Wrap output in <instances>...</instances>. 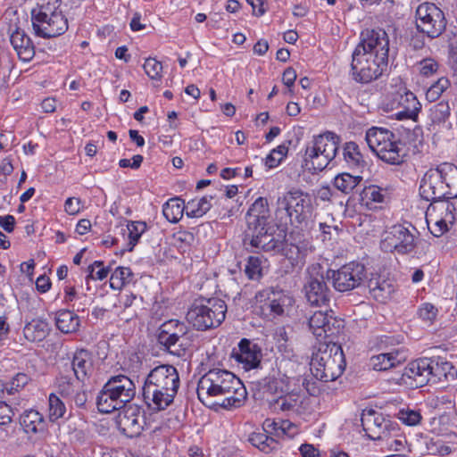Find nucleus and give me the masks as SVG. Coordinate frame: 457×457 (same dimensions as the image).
<instances>
[{"label":"nucleus","instance_id":"1","mask_svg":"<svg viewBox=\"0 0 457 457\" xmlns=\"http://www.w3.org/2000/svg\"><path fill=\"white\" fill-rule=\"evenodd\" d=\"M179 384V375L174 366H156L145 378L142 386L143 400L153 411L166 410L174 402Z\"/></svg>","mask_w":457,"mask_h":457},{"label":"nucleus","instance_id":"2","mask_svg":"<svg viewBox=\"0 0 457 457\" xmlns=\"http://www.w3.org/2000/svg\"><path fill=\"white\" fill-rule=\"evenodd\" d=\"M242 390L245 394L240 379L229 370L220 368L209 370L203 375L197 384L196 393L198 399L207 407L212 408L217 405L212 401V397L224 396L220 404L224 409L235 406L240 400L235 398L231 394H238Z\"/></svg>","mask_w":457,"mask_h":457},{"label":"nucleus","instance_id":"3","mask_svg":"<svg viewBox=\"0 0 457 457\" xmlns=\"http://www.w3.org/2000/svg\"><path fill=\"white\" fill-rule=\"evenodd\" d=\"M403 376L413 380L411 385L421 387L428 383L453 382L457 379V367L445 357L420 358L410 362Z\"/></svg>","mask_w":457,"mask_h":457},{"label":"nucleus","instance_id":"4","mask_svg":"<svg viewBox=\"0 0 457 457\" xmlns=\"http://www.w3.org/2000/svg\"><path fill=\"white\" fill-rule=\"evenodd\" d=\"M314 206L312 195L303 190L292 187L277 200L276 215L282 221L295 228H303L307 226L312 220Z\"/></svg>","mask_w":457,"mask_h":457},{"label":"nucleus","instance_id":"5","mask_svg":"<svg viewBox=\"0 0 457 457\" xmlns=\"http://www.w3.org/2000/svg\"><path fill=\"white\" fill-rule=\"evenodd\" d=\"M61 0H41L31 10L35 34L43 38L55 37L68 29V21L61 10Z\"/></svg>","mask_w":457,"mask_h":457},{"label":"nucleus","instance_id":"6","mask_svg":"<svg viewBox=\"0 0 457 457\" xmlns=\"http://www.w3.org/2000/svg\"><path fill=\"white\" fill-rule=\"evenodd\" d=\"M345 369L342 346L336 343L321 344L312 353L310 370L313 377L322 382L337 380Z\"/></svg>","mask_w":457,"mask_h":457},{"label":"nucleus","instance_id":"7","mask_svg":"<svg viewBox=\"0 0 457 457\" xmlns=\"http://www.w3.org/2000/svg\"><path fill=\"white\" fill-rule=\"evenodd\" d=\"M135 395V384L128 376H112L97 395V409L102 413L120 410L134 398Z\"/></svg>","mask_w":457,"mask_h":457},{"label":"nucleus","instance_id":"8","mask_svg":"<svg viewBox=\"0 0 457 457\" xmlns=\"http://www.w3.org/2000/svg\"><path fill=\"white\" fill-rule=\"evenodd\" d=\"M226 303L220 298L199 297L191 304L187 313V321L200 331L219 327L225 320Z\"/></svg>","mask_w":457,"mask_h":457},{"label":"nucleus","instance_id":"9","mask_svg":"<svg viewBox=\"0 0 457 457\" xmlns=\"http://www.w3.org/2000/svg\"><path fill=\"white\" fill-rule=\"evenodd\" d=\"M365 140L370 149L389 164L403 162V147L399 137L386 128L372 127L366 131Z\"/></svg>","mask_w":457,"mask_h":457},{"label":"nucleus","instance_id":"10","mask_svg":"<svg viewBox=\"0 0 457 457\" xmlns=\"http://www.w3.org/2000/svg\"><path fill=\"white\" fill-rule=\"evenodd\" d=\"M388 70V58L384 53L378 55L353 50L351 62L352 79L361 84L378 79Z\"/></svg>","mask_w":457,"mask_h":457},{"label":"nucleus","instance_id":"11","mask_svg":"<svg viewBox=\"0 0 457 457\" xmlns=\"http://www.w3.org/2000/svg\"><path fill=\"white\" fill-rule=\"evenodd\" d=\"M339 140V137L330 131L315 136L305 148L304 162H311L314 170H324L336 157Z\"/></svg>","mask_w":457,"mask_h":457},{"label":"nucleus","instance_id":"12","mask_svg":"<svg viewBox=\"0 0 457 457\" xmlns=\"http://www.w3.org/2000/svg\"><path fill=\"white\" fill-rule=\"evenodd\" d=\"M445 12L434 3L423 2L415 11L416 29L430 39L439 37L446 29Z\"/></svg>","mask_w":457,"mask_h":457},{"label":"nucleus","instance_id":"13","mask_svg":"<svg viewBox=\"0 0 457 457\" xmlns=\"http://www.w3.org/2000/svg\"><path fill=\"white\" fill-rule=\"evenodd\" d=\"M286 236L277 233L271 224L246 228L244 233V244L251 246L255 253L264 252L278 253L283 245Z\"/></svg>","mask_w":457,"mask_h":457},{"label":"nucleus","instance_id":"14","mask_svg":"<svg viewBox=\"0 0 457 457\" xmlns=\"http://www.w3.org/2000/svg\"><path fill=\"white\" fill-rule=\"evenodd\" d=\"M416 234L419 232L411 223L395 224L386 231L380 242V248L384 252L410 253L416 246Z\"/></svg>","mask_w":457,"mask_h":457},{"label":"nucleus","instance_id":"15","mask_svg":"<svg viewBox=\"0 0 457 457\" xmlns=\"http://www.w3.org/2000/svg\"><path fill=\"white\" fill-rule=\"evenodd\" d=\"M451 164L444 163L436 169L428 170L423 176L420 195L428 202H439L445 198L449 193V185L446 182L447 170H453Z\"/></svg>","mask_w":457,"mask_h":457},{"label":"nucleus","instance_id":"16","mask_svg":"<svg viewBox=\"0 0 457 457\" xmlns=\"http://www.w3.org/2000/svg\"><path fill=\"white\" fill-rule=\"evenodd\" d=\"M188 332L187 326L179 320H170L163 322L157 335L158 343L164 350L178 357H181L186 353V344Z\"/></svg>","mask_w":457,"mask_h":457},{"label":"nucleus","instance_id":"17","mask_svg":"<svg viewBox=\"0 0 457 457\" xmlns=\"http://www.w3.org/2000/svg\"><path fill=\"white\" fill-rule=\"evenodd\" d=\"M326 277L332 279L334 288L341 293L359 287L366 278L365 266L358 262H350L338 270H327Z\"/></svg>","mask_w":457,"mask_h":457},{"label":"nucleus","instance_id":"18","mask_svg":"<svg viewBox=\"0 0 457 457\" xmlns=\"http://www.w3.org/2000/svg\"><path fill=\"white\" fill-rule=\"evenodd\" d=\"M308 277L303 286L306 301L312 306H323L328 304L331 298V290L328 287L322 267L314 264L307 270Z\"/></svg>","mask_w":457,"mask_h":457},{"label":"nucleus","instance_id":"19","mask_svg":"<svg viewBox=\"0 0 457 457\" xmlns=\"http://www.w3.org/2000/svg\"><path fill=\"white\" fill-rule=\"evenodd\" d=\"M361 421L366 436L374 441L385 440L400 431L395 421L385 418L382 413L372 409L363 411Z\"/></svg>","mask_w":457,"mask_h":457},{"label":"nucleus","instance_id":"20","mask_svg":"<svg viewBox=\"0 0 457 457\" xmlns=\"http://www.w3.org/2000/svg\"><path fill=\"white\" fill-rule=\"evenodd\" d=\"M255 298L263 311H269L275 316L288 313L295 303V299L289 292L273 287L259 291Z\"/></svg>","mask_w":457,"mask_h":457},{"label":"nucleus","instance_id":"21","mask_svg":"<svg viewBox=\"0 0 457 457\" xmlns=\"http://www.w3.org/2000/svg\"><path fill=\"white\" fill-rule=\"evenodd\" d=\"M280 252L293 267L303 266L307 255L312 252V245L309 240L303 238L302 233L291 232L287 239L283 237V245Z\"/></svg>","mask_w":457,"mask_h":457},{"label":"nucleus","instance_id":"22","mask_svg":"<svg viewBox=\"0 0 457 457\" xmlns=\"http://www.w3.org/2000/svg\"><path fill=\"white\" fill-rule=\"evenodd\" d=\"M354 50H360L361 54H372L375 55L384 53L388 58L389 37L382 29H366L361 31L360 42Z\"/></svg>","mask_w":457,"mask_h":457},{"label":"nucleus","instance_id":"23","mask_svg":"<svg viewBox=\"0 0 457 457\" xmlns=\"http://www.w3.org/2000/svg\"><path fill=\"white\" fill-rule=\"evenodd\" d=\"M231 356L242 365L245 370L255 368L264 369L267 362H262L261 347L249 339L243 338L238 343V348L233 349Z\"/></svg>","mask_w":457,"mask_h":457},{"label":"nucleus","instance_id":"24","mask_svg":"<svg viewBox=\"0 0 457 457\" xmlns=\"http://www.w3.org/2000/svg\"><path fill=\"white\" fill-rule=\"evenodd\" d=\"M340 321L328 312H315L308 320L309 328L317 339L332 336L339 331Z\"/></svg>","mask_w":457,"mask_h":457},{"label":"nucleus","instance_id":"25","mask_svg":"<svg viewBox=\"0 0 457 457\" xmlns=\"http://www.w3.org/2000/svg\"><path fill=\"white\" fill-rule=\"evenodd\" d=\"M407 352L403 347L393 349L388 353L374 355L370 359V365L373 370L385 371L401 365L407 360Z\"/></svg>","mask_w":457,"mask_h":457},{"label":"nucleus","instance_id":"26","mask_svg":"<svg viewBox=\"0 0 457 457\" xmlns=\"http://www.w3.org/2000/svg\"><path fill=\"white\" fill-rule=\"evenodd\" d=\"M145 416L137 409H129L120 416L119 426L128 437H135L141 434L145 425Z\"/></svg>","mask_w":457,"mask_h":457},{"label":"nucleus","instance_id":"27","mask_svg":"<svg viewBox=\"0 0 457 457\" xmlns=\"http://www.w3.org/2000/svg\"><path fill=\"white\" fill-rule=\"evenodd\" d=\"M10 42L21 61L28 62L32 60L35 55V47L24 30L16 28L10 35Z\"/></svg>","mask_w":457,"mask_h":457},{"label":"nucleus","instance_id":"28","mask_svg":"<svg viewBox=\"0 0 457 457\" xmlns=\"http://www.w3.org/2000/svg\"><path fill=\"white\" fill-rule=\"evenodd\" d=\"M368 288L373 299L385 303L392 298L396 286L393 281L384 277L373 276L368 281Z\"/></svg>","mask_w":457,"mask_h":457},{"label":"nucleus","instance_id":"29","mask_svg":"<svg viewBox=\"0 0 457 457\" xmlns=\"http://www.w3.org/2000/svg\"><path fill=\"white\" fill-rule=\"evenodd\" d=\"M20 424L23 431L29 436L42 435L47 431V423L44 415L33 409L25 411L21 415Z\"/></svg>","mask_w":457,"mask_h":457},{"label":"nucleus","instance_id":"30","mask_svg":"<svg viewBox=\"0 0 457 457\" xmlns=\"http://www.w3.org/2000/svg\"><path fill=\"white\" fill-rule=\"evenodd\" d=\"M270 208L268 200L265 197H258L249 207L246 215L247 228L270 224Z\"/></svg>","mask_w":457,"mask_h":457},{"label":"nucleus","instance_id":"31","mask_svg":"<svg viewBox=\"0 0 457 457\" xmlns=\"http://www.w3.org/2000/svg\"><path fill=\"white\" fill-rule=\"evenodd\" d=\"M388 199L387 189L377 185L365 187L360 195L361 204L370 210L381 208V204H386Z\"/></svg>","mask_w":457,"mask_h":457},{"label":"nucleus","instance_id":"32","mask_svg":"<svg viewBox=\"0 0 457 457\" xmlns=\"http://www.w3.org/2000/svg\"><path fill=\"white\" fill-rule=\"evenodd\" d=\"M279 375L278 370L272 368V374H269L262 379L260 386L264 393L271 395V398L277 397L281 394L287 393L290 390V385L288 377L282 375L277 378L276 375Z\"/></svg>","mask_w":457,"mask_h":457},{"label":"nucleus","instance_id":"33","mask_svg":"<svg viewBox=\"0 0 457 457\" xmlns=\"http://www.w3.org/2000/svg\"><path fill=\"white\" fill-rule=\"evenodd\" d=\"M92 367V359L88 351L81 349L74 353L71 361V368L77 380L84 382L90 375Z\"/></svg>","mask_w":457,"mask_h":457},{"label":"nucleus","instance_id":"34","mask_svg":"<svg viewBox=\"0 0 457 457\" xmlns=\"http://www.w3.org/2000/svg\"><path fill=\"white\" fill-rule=\"evenodd\" d=\"M343 156L350 169L355 170L361 173L363 172L368 165L360 151L359 145L353 141H349L345 144L343 147Z\"/></svg>","mask_w":457,"mask_h":457},{"label":"nucleus","instance_id":"35","mask_svg":"<svg viewBox=\"0 0 457 457\" xmlns=\"http://www.w3.org/2000/svg\"><path fill=\"white\" fill-rule=\"evenodd\" d=\"M55 326L62 333H76L80 326L79 317L72 311L62 309L55 312Z\"/></svg>","mask_w":457,"mask_h":457},{"label":"nucleus","instance_id":"36","mask_svg":"<svg viewBox=\"0 0 457 457\" xmlns=\"http://www.w3.org/2000/svg\"><path fill=\"white\" fill-rule=\"evenodd\" d=\"M270 407L275 411L295 412L301 403L300 396L297 394L287 391V393L269 399Z\"/></svg>","mask_w":457,"mask_h":457},{"label":"nucleus","instance_id":"37","mask_svg":"<svg viewBox=\"0 0 457 457\" xmlns=\"http://www.w3.org/2000/svg\"><path fill=\"white\" fill-rule=\"evenodd\" d=\"M50 328L46 321L43 320H32L23 328V335L28 341L41 342L49 334Z\"/></svg>","mask_w":457,"mask_h":457},{"label":"nucleus","instance_id":"38","mask_svg":"<svg viewBox=\"0 0 457 457\" xmlns=\"http://www.w3.org/2000/svg\"><path fill=\"white\" fill-rule=\"evenodd\" d=\"M451 115V108L447 101H441L433 104L428 110V125L435 130L436 127L445 124Z\"/></svg>","mask_w":457,"mask_h":457},{"label":"nucleus","instance_id":"39","mask_svg":"<svg viewBox=\"0 0 457 457\" xmlns=\"http://www.w3.org/2000/svg\"><path fill=\"white\" fill-rule=\"evenodd\" d=\"M400 104L403 110L396 114L397 119H411L416 120L421 110V104L419 102L416 96L411 92H407L402 96Z\"/></svg>","mask_w":457,"mask_h":457},{"label":"nucleus","instance_id":"40","mask_svg":"<svg viewBox=\"0 0 457 457\" xmlns=\"http://www.w3.org/2000/svg\"><path fill=\"white\" fill-rule=\"evenodd\" d=\"M250 444L264 453H270L279 447L278 440L270 436L265 432H253L249 436Z\"/></svg>","mask_w":457,"mask_h":457},{"label":"nucleus","instance_id":"41","mask_svg":"<svg viewBox=\"0 0 457 457\" xmlns=\"http://www.w3.org/2000/svg\"><path fill=\"white\" fill-rule=\"evenodd\" d=\"M184 201L179 197L168 200L162 206V213L166 220L171 223H177L186 212Z\"/></svg>","mask_w":457,"mask_h":457},{"label":"nucleus","instance_id":"42","mask_svg":"<svg viewBox=\"0 0 457 457\" xmlns=\"http://www.w3.org/2000/svg\"><path fill=\"white\" fill-rule=\"evenodd\" d=\"M362 180L360 175H352L348 172L338 174L334 179V187L342 193L350 194Z\"/></svg>","mask_w":457,"mask_h":457},{"label":"nucleus","instance_id":"43","mask_svg":"<svg viewBox=\"0 0 457 457\" xmlns=\"http://www.w3.org/2000/svg\"><path fill=\"white\" fill-rule=\"evenodd\" d=\"M212 196L205 195L199 200H191L186 205V215L189 218L204 216L211 208Z\"/></svg>","mask_w":457,"mask_h":457},{"label":"nucleus","instance_id":"44","mask_svg":"<svg viewBox=\"0 0 457 457\" xmlns=\"http://www.w3.org/2000/svg\"><path fill=\"white\" fill-rule=\"evenodd\" d=\"M395 417L404 425L414 427L420 424L422 415L420 409L409 405L402 407L395 413Z\"/></svg>","mask_w":457,"mask_h":457},{"label":"nucleus","instance_id":"45","mask_svg":"<svg viewBox=\"0 0 457 457\" xmlns=\"http://www.w3.org/2000/svg\"><path fill=\"white\" fill-rule=\"evenodd\" d=\"M147 225L145 221L130 220L127 224L129 231V242L127 244V252H132L138 243L141 236L146 231Z\"/></svg>","mask_w":457,"mask_h":457},{"label":"nucleus","instance_id":"46","mask_svg":"<svg viewBox=\"0 0 457 457\" xmlns=\"http://www.w3.org/2000/svg\"><path fill=\"white\" fill-rule=\"evenodd\" d=\"M82 381L74 380L69 376L60 375L56 378L57 392L64 398H70L79 389Z\"/></svg>","mask_w":457,"mask_h":457},{"label":"nucleus","instance_id":"47","mask_svg":"<svg viewBox=\"0 0 457 457\" xmlns=\"http://www.w3.org/2000/svg\"><path fill=\"white\" fill-rule=\"evenodd\" d=\"M132 277L133 272L130 268L118 267L111 275L110 287L112 289L120 290L131 280Z\"/></svg>","mask_w":457,"mask_h":457},{"label":"nucleus","instance_id":"48","mask_svg":"<svg viewBox=\"0 0 457 457\" xmlns=\"http://www.w3.org/2000/svg\"><path fill=\"white\" fill-rule=\"evenodd\" d=\"M49 414L48 418L51 422H55L59 419L63 418L66 412V406L63 402L54 394H50L48 398Z\"/></svg>","mask_w":457,"mask_h":457},{"label":"nucleus","instance_id":"49","mask_svg":"<svg viewBox=\"0 0 457 457\" xmlns=\"http://www.w3.org/2000/svg\"><path fill=\"white\" fill-rule=\"evenodd\" d=\"M451 86L450 80L446 77L439 78L433 83L426 92V98L429 102H435L439 99L442 94Z\"/></svg>","mask_w":457,"mask_h":457},{"label":"nucleus","instance_id":"50","mask_svg":"<svg viewBox=\"0 0 457 457\" xmlns=\"http://www.w3.org/2000/svg\"><path fill=\"white\" fill-rule=\"evenodd\" d=\"M291 142L283 143L274 148L265 159V165L269 168H275L280 164L282 160L287 156L288 152V145Z\"/></svg>","mask_w":457,"mask_h":457},{"label":"nucleus","instance_id":"51","mask_svg":"<svg viewBox=\"0 0 457 457\" xmlns=\"http://www.w3.org/2000/svg\"><path fill=\"white\" fill-rule=\"evenodd\" d=\"M88 275L87 276V281L88 279H96V280H104L107 278L110 268L104 267V262L102 261H95L91 265L87 267Z\"/></svg>","mask_w":457,"mask_h":457},{"label":"nucleus","instance_id":"52","mask_svg":"<svg viewBox=\"0 0 457 457\" xmlns=\"http://www.w3.org/2000/svg\"><path fill=\"white\" fill-rule=\"evenodd\" d=\"M245 273L249 279H258L262 277V261L259 257L250 256L247 259Z\"/></svg>","mask_w":457,"mask_h":457},{"label":"nucleus","instance_id":"53","mask_svg":"<svg viewBox=\"0 0 457 457\" xmlns=\"http://www.w3.org/2000/svg\"><path fill=\"white\" fill-rule=\"evenodd\" d=\"M387 440V447L390 451L394 452H407L410 453V450H407V439L404 436L400 435L399 432H396L395 435H391L390 436L386 438Z\"/></svg>","mask_w":457,"mask_h":457},{"label":"nucleus","instance_id":"54","mask_svg":"<svg viewBox=\"0 0 457 457\" xmlns=\"http://www.w3.org/2000/svg\"><path fill=\"white\" fill-rule=\"evenodd\" d=\"M29 378L25 373H17L8 383L5 384L8 395H13L23 388L29 383Z\"/></svg>","mask_w":457,"mask_h":457},{"label":"nucleus","instance_id":"55","mask_svg":"<svg viewBox=\"0 0 457 457\" xmlns=\"http://www.w3.org/2000/svg\"><path fill=\"white\" fill-rule=\"evenodd\" d=\"M143 67L151 79H160L162 78V65L156 59L147 58Z\"/></svg>","mask_w":457,"mask_h":457},{"label":"nucleus","instance_id":"56","mask_svg":"<svg viewBox=\"0 0 457 457\" xmlns=\"http://www.w3.org/2000/svg\"><path fill=\"white\" fill-rule=\"evenodd\" d=\"M420 75L430 77L436 74L439 69L438 62L433 58H424L418 62Z\"/></svg>","mask_w":457,"mask_h":457},{"label":"nucleus","instance_id":"57","mask_svg":"<svg viewBox=\"0 0 457 457\" xmlns=\"http://www.w3.org/2000/svg\"><path fill=\"white\" fill-rule=\"evenodd\" d=\"M418 314L422 320L431 324L437 315V309L432 303H425L419 308Z\"/></svg>","mask_w":457,"mask_h":457},{"label":"nucleus","instance_id":"58","mask_svg":"<svg viewBox=\"0 0 457 457\" xmlns=\"http://www.w3.org/2000/svg\"><path fill=\"white\" fill-rule=\"evenodd\" d=\"M173 238L178 247L190 246L195 241V236L189 231H179L173 235Z\"/></svg>","mask_w":457,"mask_h":457},{"label":"nucleus","instance_id":"59","mask_svg":"<svg viewBox=\"0 0 457 457\" xmlns=\"http://www.w3.org/2000/svg\"><path fill=\"white\" fill-rule=\"evenodd\" d=\"M290 427V423L288 421H283L281 425H279L278 422H275L270 420H266L263 423V432L266 434L271 433L272 431H275L276 434L278 436L279 431L282 434H286V429Z\"/></svg>","mask_w":457,"mask_h":457},{"label":"nucleus","instance_id":"60","mask_svg":"<svg viewBox=\"0 0 457 457\" xmlns=\"http://www.w3.org/2000/svg\"><path fill=\"white\" fill-rule=\"evenodd\" d=\"M13 415L12 408L5 402L0 401V426L9 425L12 420Z\"/></svg>","mask_w":457,"mask_h":457},{"label":"nucleus","instance_id":"61","mask_svg":"<svg viewBox=\"0 0 457 457\" xmlns=\"http://www.w3.org/2000/svg\"><path fill=\"white\" fill-rule=\"evenodd\" d=\"M69 399L74 402L75 405L79 408H85L86 403L87 401V393L83 388V386L80 385L79 389L74 392Z\"/></svg>","mask_w":457,"mask_h":457},{"label":"nucleus","instance_id":"62","mask_svg":"<svg viewBox=\"0 0 457 457\" xmlns=\"http://www.w3.org/2000/svg\"><path fill=\"white\" fill-rule=\"evenodd\" d=\"M81 201L79 198L69 197L64 204V210L70 215L78 214L80 211Z\"/></svg>","mask_w":457,"mask_h":457},{"label":"nucleus","instance_id":"63","mask_svg":"<svg viewBox=\"0 0 457 457\" xmlns=\"http://www.w3.org/2000/svg\"><path fill=\"white\" fill-rule=\"evenodd\" d=\"M425 36L417 30L411 36L409 46L414 50H421L425 46Z\"/></svg>","mask_w":457,"mask_h":457},{"label":"nucleus","instance_id":"64","mask_svg":"<svg viewBox=\"0 0 457 457\" xmlns=\"http://www.w3.org/2000/svg\"><path fill=\"white\" fill-rule=\"evenodd\" d=\"M299 452L303 457H320L319 449L311 444L301 445Z\"/></svg>","mask_w":457,"mask_h":457}]
</instances>
